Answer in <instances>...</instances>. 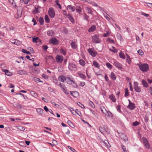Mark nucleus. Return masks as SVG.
Listing matches in <instances>:
<instances>
[{
	"mask_svg": "<svg viewBox=\"0 0 152 152\" xmlns=\"http://www.w3.org/2000/svg\"><path fill=\"white\" fill-rule=\"evenodd\" d=\"M140 70L143 72H146L149 69V66L147 64H142L139 65Z\"/></svg>",
	"mask_w": 152,
	"mask_h": 152,
	"instance_id": "nucleus-2",
	"label": "nucleus"
},
{
	"mask_svg": "<svg viewBox=\"0 0 152 152\" xmlns=\"http://www.w3.org/2000/svg\"><path fill=\"white\" fill-rule=\"evenodd\" d=\"M9 1L10 3L14 7H17L14 0H9Z\"/></svg>",
	"mask_w": 152,
	"mask_h": 152,
	"instance_id": "nucleus-42",
	"label": "nucleus"
},
{
	"mask_svg": "<svg viewBox=\"0 0 152 152\" xmlns=\"http://www.w3.org/2000/svg\"><path fill=\"white\" fill-rule=\"evenodd\" d=\"M106 41L110 43L115 44L114 40L110 39V38H108L106 40Z\"/></svg>",
	"mask_w": 152,
	"mask_h": 152,
	"instance_id": "nucleus-44",
	"label": "nucleus"
},
{
	"mask_svg": "<svg viewBox=\"0 0 152 152\" xmlns=\"http://www.w3.org/2000/svg\"><path fill=\"white\" fill-rule=\"evenodd\" d=\"M12 42L17 45H20V42L17 39L12 40Z\"/></svg>",
	"mask_w": 152,
	"mask_h": 152,
	"instance_id": "nucleus-30",
	"label": "nucleus"
},
{
	"mask_svg": "<svg viewBox=\"0 0 152 152\" xmlns=\"http://www.w3.org/2000/svg\"><path fill=\"white\" fill-rule=\"evenodd\" d=\"M107 66L110 69H111L112 68V65L110 64V63H107L106 64Z\"/></svg>",
	"mask_w": 152,
	"mask_h": 152,
	"instance_id": "nucleus-53",
	"label": "nucleus"
},
{
	"mask_svg": "<svg viewBox=\"0 0 152 152\" xmlns=\"http://www.w3.org/2000/svg\"><path fill=\"white\" fill-rule=\"evenodd\" d=\"M48 12L49 15L51 18H53L54 17L55 12L53 8H49Z\"/></svg>",
	"mask_w": 152,
	"mask_h": 152,
	"instance_id": "nucleus-10",
	"label": "nucleus"
},
{
	"mask_svg": "<svg viewBox=\"0 0 152 152\" xmlns=\"http://www.w3.org/2000/svg\"><path fill=\"white\" fill-rule=\"evenodd\" d=\"M22 51L23 53H27L28 54H31L30 52L27 51L26 50L24 49H22Z\"/></svg>",
	"mask_w": 152,
	"mask_h": 152,
	"instance_id": "nucleus-49",
	"label": "nucleus"
},
{
	"mask_svg": "<svg viewBox=\"0 0 152 152\" xmlns=\"http://www.w3.org/2000/svg\"><path fill=\"white\" fill-rule=\"evenodd\" d=\"M96 30V26L95 25L92 26L88 29V31L89 32H93Z\"/></svg>",
	"mask_w": 152,
	"mask_h": 152,
	"instance_id": "nucleus-18",
	"label": "nucleus"
},
{
	"mask_svg": "<svg viewBox=\"0 0 152 152\" xmlns=\"http://www.w3.org/2000/svg\"><path fill=\"white\" fill-rule=\"evenodd\" d=\"M56 84L58 85H59L61 90L62 91L63 90H64L66 88L65 85L64 84L60 82H59V83L57 82Z\"/></svg>",
	"mask_w": 152,
	"mask_h": 152,
	"instance_id": "nucleus-17",
	"label": "nucleus"
},
{
	"mask_svg": "<svg viewBox=\"0 0 152 152\" xmlns=\"http://www.w3.org/2000/svg\"><path fill=\"white\" fill-rule=\"evenodd\" d=\"M39 22L40 24L41 25H43L44 24V18L42 17H41L39 18Z\"/></svg>",
	"mask_w": 152,
	"mask_h": 152,
	"instance_id": "nucleus-41",
	"label": "nucleus"
},
{
	"mask_svg": "<svg viewBox=\"0 0 152 152\" xmlns=\"http://www.w3.org/2000/svg\"><path fill=\"white\" fill-rule=\"evenodd\" d=\"M2 71L5 72V74L8 76H10L12 75V73L10 72L8 70L2 69Z\"/></svg>",
	"mask_w": 152,
	"mask_h": 152,
	"instance_id": "nucleus-20",
	"label": "nucleus"
},
{
	"mask_svg": "<svg viewBox=\"0 0 152 152\" xmlns=\"http://www.w3.org/2000/svg\"><path fill=\"white\" fill-rule=\"evenodd\" d=\"M92 41L95 43H99L101 41L99 38V36L97 34H95L92 37Z\"/></svg>",
	"mask_w": 152,
	"mask_h": 152,
	"instance_id": "nucleus-4",
	"label": "nucleus"
},
{
	"mask_svg": "<svg viewBox=\"0 0 152 152\" xmlns=\"http://www.w3.org/2000/svg\"><path fill=\"white\" fill-rule=\"evenodd\" d=\"M117 38L120 41H122L123 40V38L120 34L119 33H117L116 34Z\"/></svg>",
	"mask_w": 152,
	"mask_h": 152,
	"instance_id": "nucleus-33",
	"label": "nucleus"
},
{
	"mask_svg": "<svg viewBox=\"0 0 152 152\" xmlns=\"http://www.w3.org/2000/svg\"><path fill=\"white\" fill-rule=\"evenodd\" d=\"M22 9L18 10L17 14L18 15L17 18H19L21 16L22 14Z\"/></svg>",
	"mask_w": 152,
	"mask_h": 152,
	"instance_id": "nucleus-25",
	"label": "nucleus"
},
{
	"mask_svg": "<svg viewBox=\"0 0 152 152\" xmlns=\"http://www.w3.org/2000/svg\"><path fill=\"white\" fill-rule=\"evenodd\" d=\"M109 98L113 102H115L116 99L115 96L113 94L110 95Z\"/></svg>",
	"mask_w": 152,
	"mask_h": 152,
	"instance_id": "nucleus-29",
	"label": "nucleus"
},
{
	"mask_svg": "<svg viewBox=\"0 0 152 152\" xmlns=\"http://www.w3.org/2000/svg\"><path fill=\"white\" fill-rule=\"evenodd\" d=\"M103 142L104 143V144H105L104 145L105 146H107L108 147V144H109V142H108V141L107 140H104L103 141Z\"/></svg>",
	"mask_w": 152,
	"mask_h": 152,
	"instance_id": "nucleus-56",
	"label": "nucleus"
},
{
	"mask_svg": "<svg viewBox=\"0 0 152 152\" xmlns=\"http://www.w3.org/2000/svg\"><path fill=\"white\" fill-rule=\"evenodd\" d=\"M67 9L70 12H73L75 10V7L72 5H69L67 6Z\"/></svg>",
	"mask_w": 152,
	"mask_h": 152,
	"instance_id": "nucleus-16",
	"label": "nucleus"
},
{
	"mask_svg": "<svg viewBox=\"0 0 152 152\" xmlns=\"http://www.w3.org/2000/svg\"><path fill=\"white\" fill-rule=\"evenodd\" d=\"M113 64L117 68L122 69L123 68L122 64L119 63L116 60H114L113 61Z\"/></svg>",
	"mask_w": 152,
	"mask_h": 152,
	"instance_id": "nucleus-7",
	"label": "nucleus"
},
{
	"mask_svg": "<svg viewBox=\"0 0 152 152\" xmlns=\"http://www.w3.org/2000/svg\"><path fill=\"white\" fill-rule=\"evenodd\" d=\"M126 55L127 56L126 57V61L129 64H130L131 63V59L129 56L127 54H126Z\"/></svg>",
	"mask_w": 152,
	"mask_h": 152,
	"instance_id": "nucleus-38",
	"label": "nucleus"
},
{
	"mask_svg": "<svg viewBox=\"0 0 152 152\" xmlns=\"http://www.w3.org/2000/svg\"><path fill=\"white\" fill-rule=\"evenodd\" d=\"M139 124V122H138L137 121H136L133 123L132 125L134 126H136L138 125Z\"/></svg>",
	"mask_w": 152,
	"mask_h": 152,
	"instance_id": "nucleus-59",
	"label": "nucleus"
},
{
	"mask_svg": "<svg viewBox=\"0 0 152 152\" xmlns=\"http://www.w3.org/2000/svg\"><path fill=\"white\" fill-rule=\"evenodd\" d=\"M70 93L71 94L75 97H77L79 96V93L77 91H70Z\"/></svg>",
	"mask_w": 152,
	"mask_h": 152,
	"instance_id": "nucleus-15",
	"label": "nucleus"
},
{
	"mask_svg": "<svg viewBox=\"0 0 152 152\" xmlns=\"http://www.w3.org/2000/svg\"><path fill=\"white\" fill-rule=\"evenodd\" d=\"M127 108L130 110H133L136 108V106L134 103L132 102L129 104V105L127 106Z\"/></svg>",
	"mask_w": 152,
	"mask_h": 152,
	"instance_id": "nucleus-13",
	"label": "nucleus"
},
{
	"mask_svg": "<svg viewBox=\"0 0 152 152\" xmlns=\"http://www.w3.org/2000/svg\"><path fill=\"white\" fill-rule=\"evenodd\" d=\"M77 104L80 107H81L82 108H84L85 107L83 104L81 103L80 102H77Z\"/></svg>",
	"mask_w": 152,
	"mask_h": 152,
	"instance_id": "nucleus-54",
	"label": "nucleus"
},
{
	"mask_svg": "<svg viewBox=\"0 0 152 152\" xmlns=\"http://www.w3.org/2000/svg\"><path fill=\"white\" fill-rule=\"evenodd\" d=\"M68 148L70 149L73 152H76V151L73 148L71 147L70 146H68Z\"/></svg>",
	"mask_w": 152,
	"mask_h": 152,
	"instance_id": "nucleus-64",
	"label": "nucleus"
},
{
	"mask_svg": "<svg viewBox=\"0 0 152 152\" xmlns=\"http://www.w3.org/2000/svg\"><path fill=\"white\" fill-rule=\"evenodd\" d=\"M79 63L81 65L83 66L84 65L86 64L85 61L83 59L79 60Z\"/></svg>",
	"mask_w": 152,
	"mask_h": 152,
	"instance_id": "nucleus-46",
	"label": "nucleus"
},
{
	"mask_svg": "<svg viewBox=\"0 0 152 152\" xmlns=\"http://www.w3.org/2000/svg\"><path fill=\"white\" fill-rule=\"evenodd\" d=\"M37 112L39 114H43L44 110L42 109L39 108L37 109Z\"/></svg>",
	"mask_w": 152,
	"mask_h": 152,
	"instance_id": "nucleus-39",
	"label": "nucleus"
},
{
	"mask_svg": "<svg viewBox=\"0 0 152 152\" xmlns=\"http://www.w3.org/2000/svg\"><path fill=\"white\" fill-rule=\"evenodd\" d=\"M129 95V93L128 90V89L127 88H126L125 90V97H127Z\"/></svg>",
	"mask_w": 152,
	"mask_h": 152,
	"instance_id": "nucleus-55",
	"label": "nucleus"
},
{
	"mask_svg": "<svg viewBox=\"0 0 152 152\" xmlns=\"http://www.w3.org/2000/svg\"><path fill=\"white\" fill-rule=\"evenodd\" d=\"M77 114L79 116H81V112L79 111L78 110L76 109L75 111L74 112L72 113V114L74 115H76V114Z\"/></svg>",
	"mask_w": 152,
	"mask_h": 152,
	"instance_id": "nucleus-24",
	"label": "nucleus"
},
{
	"mask_svg": "<svg viewBox=\"0 0 152 152\" xmlns=\"http://www.w3.org/2000/svg\"><path fill=\"white\" fill-rule=\"evenodd\" d=\"M73 78L69 77H67L66 80V83L69 85H71L73 87L77 88V85L73 80Z\"/></svg>",
	"mask_w": 152,
	"mask_h": 152,
	"instance_id": "nucleus-1",
	"label": "nucleus"
},
{
	"mask_svg": "<svg viewBox=\"0 0 152 152\" xmlns=\"http://www.w3.org/2000/svg\"><path fill=\"white\" fill-rule=\"evenodd\" d=\"M18 74L21 75H27L28 74V72L23 70H19L18 72Z\"/></svg>",
	"mask_w": 152,
	"mask_h": 152,
	"instance_id": "nucleus-21",
	"label": "nucleus"
},
{
	"mask_svg": "<svg viewBox=\"0 0 152 152\" xmlns=\"http://www.w3.org/2000/svg\"><path fill=\"white\" fill-rule=\"evenodd\" d=\"M142 141L143 144L145 147L148 149H149L150 148V145L147 138L143 137H142Z\"/></svg>",
	"mask_w": 152,
	"mask_h": 152,
	"instance_id": "nucleus-5",
	"label": "nucleus"
},
{
	"mask_svg": "<svg viewBox=\"0 0 152 152\" xmlns=\"http://www.w3.org/2000/svg\"><path fill=\"white\" fill-rule=\"evenodd\" d=\"M45 22L49 23L50 22V20L49 17L48 15H45Z\"/></svg>",
	"mask_w": 152,
	"mask_h": 152,
	"instance_id": "nucleus-40",
	"label": "nucleus"
},
{
	"mask_svg": "<svg viewBox=\"0 0 152 152\" xmlns=\"http://www.w3.org/2000/svg\"><path fill=\"white\" fill-rule=\"evenodd\" d=\"M60 52L61 53H62L64 55H65L66 54V51L64 50L63 48H61L60 50Z\"/></svg>",
	"mask_w": 152,
	"mask_h": 152,
	"instance_id": "nucleus-52",
	"label": "nucleus"
},
{
	"mask_svg": "<svg viewBox=\"0 0 152 152\" xmlns=\"http://www.w3.org/2000/svg\"><path fill=\"white\" fill-rule=\"evenodd\" d=\"M71 45L72 48L73 49H75L77 48V45L74 42H72L71 43Z\"/></svg>",
	"mask_w": 152,
	"mask_h": 152,
	"instance_id": "nucleus-31",
	"label": "nucleus"
},
{
	"mask_svg": "<svg viewBox=\"0 0 152 152\" xmlns=\"http://www.w3.org/2000/svg\"><path fill=\"white\" fill-rule=\"evenodd\" d=\"M55 3L56 4L58 7L59 8L61 9V4L58 3L59 1L58 0H56L55 1Z\"/></svg>",
	"mask_w": 152,
	"mask_h": 152,
	"instance_id": "nucleus-51",
	"label": "nucleus"
},
{
	"mask_svg": "<svg viewBox=\"0 0 152 152\" xmlns=\"http://www.w3.org/2000/svg\"><path fill=\"white\" fill-rule=\"evenodd\" d=\"M34 80L36 82H41L43 83V82L40 80V79L39 78H37V77H35L34 78Z\"/></svg>",
	"mask_w": 152,
	"mask_h": 152,
	"instance_id": "nucleus-48",
	"label": "nucleus"
},
{
	"mask_svg": "<svg viewBox=\"0 0 152 152\" xmlns=\"http://www.w3.org/2000/svg\"><path fill=\"white\" fill-rule=\"evenodd\" d=\"M68 68L71 71H76L77 69L76 65L75 64L72 62H69Z\"/></svg>",
	"mask_w": 152,
	"mask_h": 152,
	"instance_id": "nucleus-3",
	"label": "nucleus"
},
{
	"mask_svg": "<svg viewBox=\"0 0 152 152\" xmlns=\"http://www.w3.org/2000/svg\"><path fill=\"white\" fill-rule=\"evenodd\" d=\"M87 51L92 57H95L97 54L96 52L93 48L88 49Z\"/></svg>",
	"mask_w": 152,
	"mask_h": 152,
	"instance_id": "nucleus-6",
	"label": "nucleus"
},
{
	"mask_svg": "<svg viewBox=\"0 0 152 152\" xmlns=\"http://www.w3.org/2000/svg\"><path fill=\"white\" fill-rule=\"evenodd\" d=\"M66 77L64 75H61L58 77V79L60 81L64 83L65 81H66Z\"/></svg>",
	"mask_w": 152,
	"mask_h": 152,
	"instance_id": "nucleus-14",
	"label": "nucleus"
},
{
	"mask_svg": "<svg viewBox=\"0 0 152 152\" xmlns=\"http://www.w3.org/2000/svg\"><path fill=\"white\" fill-rule=\"evenodd\" d=\"M137 53L140 55H143L144 53L143 51L141 50H139L137 51Z\"/></svg>",
	"mask_w": 152,
	"mask_h": 152,
	"instance_id": "nucleus-57",
	"label": "nucleus"
},
{
	"mask_svg": "<svg viewBox=\"0 0 152 152\" xmlns=\"http://www.w3.org/2000/svg\"><path fill=\"white\" fill-rule=\"evenodd\" d=\"M49 42L54 45H57L58 43L57 39L55 38H52L49 41Z\"/></svg>",
	"mask_w": 152,
	"mask_h": 152,
	"instance_id": "nucleus-11",
	"label": "nucleus"
},
{
	"mask_svg": "<svg viewBox=\"0 0 152 152\" xmlns=\"http://www.w3.org/2000/svg\"><path fill=\"white\" fill-rule=\"evenodd\" d=\"M54 33L52 30H50L47 32V34L48 36H53L54 35Z\"/></svg>",
	"mask_w": 152,
	"mask_h": 152,
	"instance_id": "nucleus-28",
	"label": "nucleus"
},
{
	"mask_svg": "<svg viewBox=\"0 0 152 152\" xmlns=\"http://www.w3.org/2000/svg\"><path fill=\"white\" fill-rule=\"evenodd\" d=\"M67 17L72 23H74L75 22L74 19L70 14H68Z\"/></svg>",
	"mask_w": 152,
	"mask_h": 152,
	"instance_id": "nucleus-23",
	"label": "nucleus"
},
{
	"mask_svg": "<svg viewBox=\"0 0 152 152\" xmlns=\"http://www.w3.org/2000/svg\"><path fill=\"white\" fill-rule=\"evenodd\" d=\"M121 147H122V148L124 152H127L126 148L124 145H122Z\"/></svg>",
	"mask_w": 152,
	"mask_h": 152,
	"instance_id": "nucleus-60",
	"label": "nucleus"
},
{
	"mask_svg": "<svg viewBox=\"0 0 152 152\" xmlns=\"http://www.w3.org/2000/svg\"><path fill=\"white\" fill-rule=\"evenodd\" d=\"M63 57L60 55H58L56 56V60L58 63H61L63 60Z\"/></svg>",
	"mask_w": 152,
	"mask_h": 152,
	"instance_id": "nucleus-8",
	"label": "nucleus"
},
{
	"mask_svg": "<svg viewBox=\"0 0 152 152\" xmlns=\"http://www.w3.org/2000/svg\"><path fill=\"white\" fill-rule=\"evenodd\" d=\"M78 74L79 75V77L80 78L83 79H85L86 78V76L83 74L82 73H78Z\"/></svg>",
	"mask_w": 152,
	"mask_h": 152,
	"instance_id": "nucleus-47",
	"label": "nucleus"
},
{
	"mask_svg": "<svg viewBox=\"0 0 152 152\" xmlns=\"http://www.w3.org/2000/svg\"><path fill=\"white\" fill-rule=\"evenodd\" d=\"M109 50L111 51L112 52L114 53H116L118 51L113 46L111 48H110Z\"/></svg>",
	"mask_w": 152,
	"mask_h": 152,
	"instance_id": "nucleus-35",
	"label": "nucleus"
},
{
	"mask_svg": "<svg viewBox=\"0 0 152 152\" xmlns=\"http://www.w3.org/2000/svg\"><path fill=\"white\" fill-rule=\"evenodd\" d=\"M120 137L121 139L123 140L125 142L128 141V138L126 135L122 133H120Z\"/></svg>",
	"mask_w": 152,
	"mask_h": 152,
	"instance_id": "nucleus-12",
	"label": "nucleus"
},
{
	"mask_svg": "<svg viewBox=\"0 0 152 152\" xmlns=\"http://www.w3.org/2000/svg\"><path fill=\"white\" fill-rule=\"evenodd\" d=\"M119 56L120 58H122L123 59H125V56L124 53H122V51H121L120 52V53Z\"/></svg>",
	"mask_w": 152,
	"mask_h": 152,
	"instance_id": "nucleus-43",
	"label": "nucleus"
},
{
	"mask_svg": "<svg viewBox=\"0 0 152 152\" xmlns=\"http://www.w3.org/2000/svg\"><path fill=\"white\" fill-rule=\"evenodd\" d=\"M147 5L150 8H152V3H146Z\"/></svg>",
	"mask_w": 152,
	"mask_h": 152,
	"instance_id": "nucleus-63",
	"label": "nucleus"
},
{
	"mask_svg": "<svg viewBox=\"0 0 152 152\" xmlns=\"http://www.w3.org/2000/svg\"><path fill=\"white\" fill-rule=\"evenodd\" d=\"M76 11L79 14H81L82 12L80 6H78L76 7Z\"/></svg>",
	"mask_w": 152,
	"mask_h": 152,
	"instance_id": "nucleus-36",
	"label": "nucleus"
},
{
	"mask_svg": "<svg viewBox=\"0 0 152 152\" xmlns=\"http://www.w3.org/2000/svg\"><path fill=\"white\" fill-rule=\"evenodd\" d=\"M106 114L109 117H113L112 114L109 111H107Z\"/></svg>",
	"mask_w": 152,
	"mask_h": 152,
	"instance_id": "nucleus-58",
	"label": "nucleus"
},
{
	"mask_svg": "<svg viewBox=\"0 0 152 152\" xmlns=\"http://www.w3.org/2000/svg\"><path fill=\"white\" fill-rule=\"evenodd\" d=\"M85 10L88 14H90L92 15H93V12L91 9L88 7H86L85 8Z\"/></svg>",
	"mask_w": 152,
	"mask_h": 152,
	"instance_id": "nucleus-19",
	"label": "nucleus"
},
{
	"mask_svg": "<svg viewBox=\"0 0 152 152\" xmlns=\"http://www.w3.org/2000/svg\"><path fill=\"white\" fill-rule=\"evenodd\" d=\"M110 78L113 80H115L116 79V77L115 74L113 72L111 73L110 75Z\"/></svg>",
	"mask_w": 152,
	"mask_h": 152,
	"instance_id": "nucleus-32",
	"label": "nucleus"
},
{
	"mask_svg": "<svg viewBox=\"0 0 152 152\" xmlns=\"http://www.w3.org/2000/svg\"><path fill=\"white\" fill-rule=\"evenodd\" d=\"M63 91L64 93L68 95L69 94V91L66 90V89H65Z\"/></svg>",
	"mask_w": 152,
	"mask_h": 152,
	"instance_id": "nucleus-62",
	"label": "nucleus"
},
{
	"mask_svg": "<svg viewBox=\"0 0 152 152\" xmlns=\"http://www.w3.org/2000/svg\"><path fill=\"white\" fill-rule=\"evenodd\" d=\"M101 110L104 114H105L106 115H107L106 113L107 111L106 110V109L104 107H103V108H101Z\"/></svg>",
	"mask_w": 152,
	"mask_h": 152,
	"instance_id": "nucleus-50",
	"label": "nucleus"
},
{
	"mask_svg": "<svg viewBox=\"0 0 152 152\" xmlns=\"http://www.w3.org/2000/svg\"><path fill=\"white\" fill-rule=\"evenodd\" d=\"M89 16L85 13L83 14V19L84 20H86L87 22H89Z\"/></svg>",
	"mask_w": 152,
	"mask_h": 152,
	"instance_id": "nucleus-27",
	"label": "nucleus"
},
{
	"mask_svg": "<svg viewBox=\"0 0 152 152\" xmlns=\"http://www.w3.org/2000/svg\"><path fill=\"white\" fill-rule=\"evenodd\" d=\"M33 42L34 43H37L39 41H40V40L39 39L38 37H33L32 39Z\"/></svg>",
	"mask_w": 152,
	"mask_h": 152,
	"instance_id": "nucleus-37",
	"label": "nucleus"
},
{
	"mask_svg": "<svg viewBox=\"0 0 152 152\" xmlns=\"http://www.w3.org/2000/svg\"><path fill=\"white\" fill-rule=\"evenodd\" d=\"M67 123L68 124V125L72 128H73L74 127V125L70 121L68 120L67 121Z\"/></svg>",
	"mask_w": 152,
	"mask_h": 152,
	"instance_id": "nucleus-45",
	"label": "nucleus"
},
{
	"mask_svg": "<svg viewBox=\"0 0 152 152\" xmlns=\"http://www.w3.org/2000/svg\"><path fill=\"white\" fill-rule=\"evenodd\" d=\"M142 83L144 87L147 88L148 87V85L147 82L144 80H142Z\"/></svg>",
	"mask_w": 152,
	"mask_h": 152,
	"instance_id": "nucleus-22",
	"label": "nucleus"
},
{
	"mask_svg": "<svg viewBox=\"0 0 152 152\" xmlns=\"http://www.w3.org/2000/svg\"><path fill=\"white\" fill-rule=\"evenodd\" d=\"M93 65L96 68L99 69V65L98 63L95 61H93Z\"/></svg>",
	"mask_w": 152,
	"mask_h": 152,
	"instance_id": "nucleus-34",
	"label": "nucleus"
},
{
	"mask_svg": "<svg viewBox=\"0 0 152 152\" xmlns=\"http://www.w3.org/2000/svg\"><path fill=\"white\" fill-rule=\"evenodd\" d=\"M15 105L18 108H21L22 107V105L19 103H16Z\"/></svg>",
	"mask_w": 152,
	"mask_h": 152,
	"instance_id": "nucleus-61",
	"label": "nucleus"
},
{
	"mask_svg": "<svg viewBox=\"0 0 152 152\" xmlns=\"http://www.w3.org/2000/svg\"><path fill=\"white\" fill-rule=\"evenodd\" d=\"M99 130L101 132L102 134L105 131L109 134L108 132L106 131L104 126V128H102L101 127H99Z\"/></svg>",
	"mask_w": 152,
	"mask_h": 152,
	"instance_id": "nucleus-26",
	"label": "nucleus"
},
{
	"mask_svg": "<svg viewBox=\"0 0 152 152\" xmlns=\"http://www.w3.org/2000/svg\"><path fill=\"white\" fill-rule=\"evenodd\" d=\"M134 88L135 91L137 92H140L141 91L140 87L138 86V83L137 82H134Z\"/></svg>",
	"mask_w": 152,
	"mask_h": 152,
	"instance_id": "nucleus-9",
	"label": "nucleus"
}]
</instances>
